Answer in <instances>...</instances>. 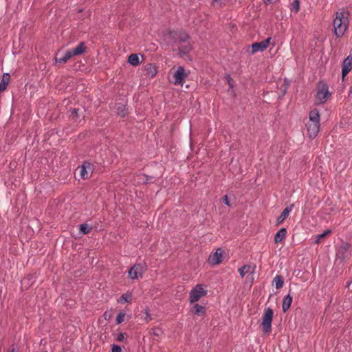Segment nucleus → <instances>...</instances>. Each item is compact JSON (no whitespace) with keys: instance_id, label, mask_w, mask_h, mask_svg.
Returning a JSON list of instances; mask_svg holds the SVG:
<instances>
[{"instance_id":"obj_35","label":"nucleus","mask_w":352,"mask_h":352,"mask_svg":"<svg viewBox=\"0 0 352 352\" xmlns=\"http://www.w3.org/2000/svg\"><path fill=\"white\" fill-rule=\"evenodd\" d=\"M9 352H19V349L12 345Z\"/></svg>"},{"instance_id":"obj_6","label":"nucleus","mask_w":352,"mask_h":352,"mask_svg":"<svg viewBox=\"0 0 352 352\" xmlns=\"http://www.w3.org/2000/svg\"><path fill=\"white\" fill-rule=\"evenodd\" d=\"M206 294L207 291L204 289V286L202 285H197L190 292L189 302L191 304L195 303Z\"/></svg>"},{"instance_id":"obj_33","label":"nucleus","mask_w":352,"mask_h":352,"mask_svg":"<svg viewBox=\"0 0 352 352\" xmlns=\"http://www.w3.org/2000/svg\"><path fill=\"white\" fill-rule=\"evenodd\" d=\"M223 203H224L226 206H230V201H229V200H228V195H225V196H223Z\"/></svg>"},{"instance_id":"obj_7","label":"nucleus","mask_w":352,"mask_h":352,"mask_svg":"<svg viewBox=\"0 0 352 352\" xmlns=\"http://www.w3.org/2000/svg\"><path fill=\"white\" fill-rule=\"evenodd\" d=\"M271 37H268L266 39L261 41L254 43L251 45L252 54H254L258 52L265 51L270 45Z\"/></svg>"},{"instance_id":"obj_28","label":"nucleus","mask_w":352,"mask_h":352,"mask_svg":"<svg viewBox=\"0 0 352 352\" xmlns=\"http://www.w3.org/2000/svg\"><path fill=\"white\" fill-rule=\"evenodd\" d=\"M329 233H331V230H327L324 232H323L322 233L318 234L316 236L315 243H317V244L319 243L320 242L321 239H323L325 236H327Z\"/></svg>"},{"instance_id":"obj_1","label":"nucleus","mask_w":352,"mask_h":352,"mask_svg":"<svg viewBox=\"0 0 352 352\" xmlns=\"http://www.w3.org/2000/svg\"><path fill=\"white\" fill-rule=\"evenodd\" d=\"M166 39L179 45L178 50L180 55L188 54L192 47L188 41L189 36L184 31L169 30L164 34Z\"/></svg>"},{"instance_id":"obj_16","label":"nucleus","mask_w":352,"mask_h":352,"mask_svg":"<svg viewBox=\"0 0 352 352\" xmlns=\"http://www.w3.org/2000/svg\"><path fill=\"white\" fill-rule=\"evenodd\" d=\"M10 82V75L9 73H3L0 82V93L4 91Z\"/></svg>"},{"instance_id":"obj_24","label":"nucleus","mask_w":352,"mask_h":352,"mask_svg":"<svg viewBox=\"0 0 352 352\" xmlns=\"http://www.w3.org/2000/svg\"><path fill=\"white\" fill-rule=\"evenodd\" d=\"M116 111L121 117H124L127 113L126 109L122 104H118L116 105Z\"/></svg>"},{"instance_id":"obj_20","label":"nucleus","mask_w":352,"mask_h":352,"mask_svg":"<svg viewBox=\"0 0 352 352\" xmlns=\"http://www.w3.org/2000/svg\"><path fill=\"white\" fill-rule=\"evenodd\" d=\"M192 312L195 315L203 316L206 313V307L197 303L193 307Z\"/></svg>"},{"instance_id":"obj_11","label":"nucleus","mask_w":352,"mask_h":352,"mask_svg":"<svg viewBox=\"0 0 352 352\" xmlns=\"http://www.w3.org/2000/svg\"><path fill=\"white\" fill-rule=\"evenodd\" d=\"M352 69V56H348L342 64V76L344 78Z\"/></svg>"},{"instance_id":"obj_23","label":"nucleus","mask_w":352,"mask_h":352,"mask_svg":"<svg viewBox=\"0 0 352 352\" xmlns=\"http://www.w3.org/2000/svg\"><path fill=\"white\" fill-rule=\"evenodd\" d=\"M132 300V294L130 292H126L123 294L120 298L118 300V302L120 303L129 302Z\"/></svg>"},{"instance_id":"obj_25","label":"nucleus","mask_w":352,"mask_h":352,"mask_svg":"<svg viewBox=\"0 0 352 352\" xmlns=\"http://www.w3.org/2000/svg\"><path fill=\"white\" fill-rule=\"evenodd\" d=\"M300 10V1L294 0L290 5V10L292 12L298 13Z\"/></svg>"},{"instance_id":"obj_13","label":"nucleus","mask_w":352,"mask_h":352,"mask_svg":"<svg viewBox=\"0 0 352 352\" xmlns=\"http://www.w3.org/2000/svg\"><path fill=\"white\" fill-rule=\"evenodd\" d=\"M294 208V204H291L287 206L281 214L276 219V224L280 225L283 223V221L286 219V218L289 216V213Z\"/></svg>"},{"instance_id":"obj_32","label":"nucleus","mask_w":352,"mask_h":352,"mask_svg":"<svg viewBox=\"0 0 352 352\" xmlns=\"http://www.w3.org/2000/svg\"><path fill=\"white\" fill-rule=\"evenodd\" d=\"M124 339V333H120L118 334V336H117V340L119 341V342H122L123 341Z\"/></svg>"},{"instance_id":"obj_27","label":"nucleus","mask_w":352,"mask_h":352,"mask_svg":"<svg viewBox=\"0 0 352 352\" xmlns=\"http://www.w3.org/2000/svg\"><path fill=\"white\" fill-rule=\"evenodd\" d=\"M250 268H251L250 265H245L242 266L241 267H240L238 270V272H239L240 276L243 278V277H244V276L245 274H247L250 272Z\"/></svg>"},{"instance_id":"obj_37","label":"nucleus","mask_w":352,"mask_h":352,"mask_svg":"<svg viewBox=\"0 0 352 352\" xmlns=\"http://www.w3.org/2000/svg\"><path fill=\"white\" fill-rule=\"evenodd\" d=\"M222 0H214L213 4L215 6L217 3H220Z\"/></svg>"},{"instance_id":"obj_29","label":"nucleus","mask_w":352,"mask_h":352,"mask_svg":"<svg viewBox=\"0 0 352 352\" xmlns=\"http://www.w3.org/2000/svg\"><path fill=\"white\" fill-rule=\"evenodd\" d=\"M124 317H125V314L123 312H120L116 317V323L117 324L122 323L124 321Z\"/></svg>"},{"instance_id":"obj_22","label":"nucleus","mask_w":352,"mask_h":352,"mask_svg":"<svg viewBox=\"0 0 352 352\" xmlns=\"http://www.w3.org/2000/svg\"><path fill=\"white\" fill-rule=\"evenodd\" d=\"M72 57H73V56H72V55L71 54L70 52L68 50L63 56H61L60 58L56 57L55 58V60H56V62H58V63H65Z\"/></svg>"},{"instance_id":"obj_15","label":"nucleus","mask_w":352,"mask_h":352,"mask_svg":"<svg viewBox=\"0 0 352 352\" xmlns=\"http://www.w3.org/2000/svg\"><path fill=\"white\" fill-rule=\"evenodd\" d=\"M144 72L145 75L150 78H153L157 73V68L155 65L153 63H148L144 66Z\"/></svg>"},{"instance_id":"obj_31","label":"nucleus","mask_w":352,"mask_h":352,"mask_svg":"<svg viewBox=\"0 0 352 352\" xmlns=\"http://www.w3.org/2000/svg\"><path fill=\"white\" fill-rule=\"evenodd\" d=\"M111 352H122V349L119 345L113 344Z\"/></svg>"},{"instance_id":"obj_8","label":"nucleus","mask_w":352,"mask_h":352,"mask_svg":"<svg viewBox=\"0 0 352 352\" xmlns=\"http://www.w3.org/2000/svg\"><path fill=\"white\" fill-rule=\"evenodd\" d=\"M144 272V268L142 264H135L129 270V277L131 279L142 278Z\"/></svg>"},{"instance_id":"obj_12","label":"nucleus","mask_w":352,"mask_h":352,"mask_svg":"<svg viewBox=\"0 0 352 352\" xmlns=\"http://www.w3.org/2000/svg\"><path fill=\"white\" fill-rule=\"evenodd\" d=\"M223 251L218 249L213 254L210 255L208 258L209 263L212 265H218L221 263L223 258Z\"/></svg>"},{"instance_id":"obj_3","label":"nucleus","mask_w":352,"mask_h":352,"mask_svg":"<svg viewBox=\"0 0 352 352\" xmlns=\"http://www.w3.org/2000/svg\"><path fill=\"white\" fill-rule=\"evenodd\" d=\"M306 127L309 138L311 139L316 138L320 127V113L318 109H314L309 112Z\"/></svg>"},{"instance_id":"obj_38","label":"nucleus","mask_w":352,"mask_h":352,"mask_svg":"<svg viewBox=\"0 0 352 352\" xmlns=\"http://www.w3.org/2000/svg\"><path fill=\"white\" fill-rule=\"evenodd\" d=\"M265 4H269L272 2V0H264Z\"/></svg>"},{"instance_id":"obj_5","label":"nucleus","mask_w":352,"mask_h":352,"mask_svg":"<svg viewBox=\"0 0 352 352\" xmlns=\"http://www.w3.org/2000/svg\"><path fill=\"white\" fill-rule=\"evenodd\" d=\"M274 316V311L272 308L267 307L264 309L262 316L261 327L265 334H270L272 331V322Z\"/></svg>"},{"instance_id":"obj_4","label":"nucleus","mask_w":352,"mask_h":352,"mask_svg":"<svg viewBox=\"0 0 352 352\" xmlns=\"http://www.w3.org/2000/svg\"><path fill=\"white\" fill-rule=\"evenodd\" d=\"M331 96L328 85L324 81L320 80L317 84L316 98L318 103L324 104Z\"/></svg>"},{"instance_id":"obj_9","label":"nucleus","mask_w":352,"mask_h":352,"mask_svg":"<svg viewBox=\"0 0 352 352\" xmlns=\"http://www.w3.org/2000/svg\"><path fill=\"white\" fill-rule=\"evenodd\" d=\"M187 77V74L185 73L184 69L183 67L179 66L177 67L176 71L174 72L173 78L175 85H182L184 82V78Z\"/></svg>"},{"instance_id":"obj_17","label":"nucleus","mask_w":352,"mask_h":352,"mask_svg":"<svg viewBox=\"0 0 352 352\" xmlns=\"http://www.w3.org/2000/svg\"><path fill=\"white\" fill-rule=\"evenodd\" d=\"M293 301V298L290 294L285 296L283 300L282 309L283 312H286L290 307Z\"/></svg>"},{"instance_id":"obj_18","label":"nucleus","mask_w":352,"mask_h":352,"mask_svg":"<svg viewBox=\"0 0 352 352\" xmlns=\"http://www.w3.org/2000/svg\"><path fill=\"white\" fill-rule=\"evenodd\" d=\"M287 229L285 228H280L274 236V242L276 243H280L285 238L287 235Z\"/></svg>"},{"instance_id":"obj_14","label":"nucleus","mask_w":352,"mask_h":352,"mask_svg":"<svg viewBox=\"0 0 352 352\" xmlns=\"http://www.w3.org/2000/svg\"><path fill=\"white\" fill-rule=\"evenodd\" d=\"M86 45L85 42H80L76 47L69 50L72 56L82 54L86 51Z\"/></svg>"},{"instance_id":"obj_21","label":"nucleus","mask_w":352,"mask_h":352,"mask_svg":"<svg viewBox=\"0 0 352 352\" xmlns=\"http://www.w3.org/2000/svg\"><path fill=\"white\" fill-rule=\"evenodd\" d=\"M128 63L133 66L138 65L140 64L138 55L137 54H132L129 55L128 57Z\"/></svg>"},{"instance_id":"obj_2","label":"nucleus","mask_w":352,"mask_h":352,"mask_svg":"<svg viewBox=\"0 0 352 352\" xmlns=\"http://www.w3.org/2000/svg\"><path fill=\"white\" fill-rule=\"evenodd\" d=\"M348 10L342 9L336 13V17L333 21V32L337 38H340L344 35L349 26Z\"/></svg>"},{"instance_id":"obj_36","label":"nucleus","mask_w":352,"mask_h":352,"mask_svg":"<svg viewBox=\"0 0 352 352\" xmlns=\"http://www.w3.org/2000/svg\"><path fill=\"white\" fill-rule=\"evenodd\" d=\"M150 177L148 176H145V179L143 181V183L144 184H148L150 182Z\"/></svg>"},{"instance_id":"obj_19","label":"nucleus","mask_w":352,"mask_h":352,"mask_svg":"<svg viewBox=\"0 0 352 352\" xmlns=\"http://www.w3.org/2000/svg\"><path fill=\"white\" fill-rule=\"evenodd\" d=\"M272 284L277 289H281L284 285L283 278L280 275H276L272 280Z\"/></svg>"},{"instance_id":"obj_26","label":"nucleus","mask_w":352,"mask_h":352,"mask_svg":"<svg viewBox=\"0 0 352 352\" xmlns=\"http://www.w3.org/2000/svg\"><path fill=\"white\" fill-rule=\"evenodd\" d=\"M79 229L83 234H87L91 230L92 227L87 223H82L80 225Z\"/></svg>"},{"instance_id":"obj_10","label":"nucleus","mask_w":352,"mask_h":352,"mask_svg":"<svg viewBox=\"0 0 352 352\" xmlns=\"http://www.w3.org/2000/svg\"><path fill=\"white\" fill-rule=\"evenodd\" d=\"M80 168V175L82 179H85L91 177L93 172V168L91 163L85 162Z\"/></svg>"},{"instance_id":"obj_34","label":"nucleus","mask_w":352,"mask_h":352,"mask_svg":"<svg viewBox=\"0 0 352 352\" xmlns=\"http://www.w3.org/2000/svg\"><path fill=\"white\" fill-rule=\"evenodd\" d=\"M228 82L230 85V88H232L234 87L233 84H232V78L230 76H228Z\"/></svg>"},{"instance_id":"obj_30","label":"nucleus","mask_w":352,"mask_h":352,"mask_svg":"<svg viewBox=\"0 0 352 352\" xmlns=\"http://www.w3.org/2000/svg\"><path fill=\"white\" fill-rule=\"evenodd\" d=\"M78 111H79V109H76V108H74V109H73L72 110L71 116H70L72 117V119L75 120V119H76L78 118Z\"/></svg>"}]
</instances>
